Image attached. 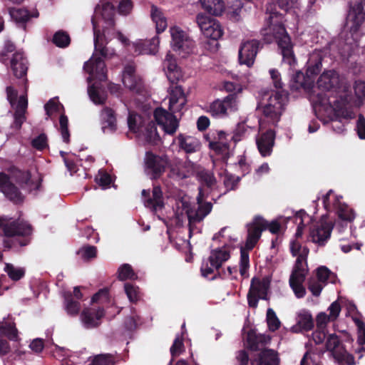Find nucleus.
I'll return each mask as SVG.
<instances>
[{
  "mask_svg": "<svg viewBox=\"0 0 365 365\" xmlns=\"http://www.w3.org/2000/svg\"><path fill=\"white\" fill-rule=\"evenodd\" d=\"M297 0H278L271 9L269 16L260 34L265 43H277L283 57V61L292 66L295 63L293 51L294 44L287 31L284 14L292 8L295 7Z\"/></svg>",
  "mask_w": 365,
  "mask_h": 365,
  "instance_id": "nucleus-1",
  "label": "nucleus"
},
{
  "mask_svg": "<svg viewBox=\"0 0 365 365\" xmlns=\"http://www.w3.org/2000/svg\"><path fill=\"white\" fill-rule=\"evenodd\" d=\"M341 196H335L332 190H329L322 198L324 209L327 212H334L338 218L346 223L355 219V212L348 205L341 201Z\"/></svg>",
  "mask_w": 365,
  "mask_h": 365,
  "instance_id": "nucleus-2",
  "label": "nucleus"
},
{
  "mask_svg": "<svg viewBox=\"0 0 365 365\" xmlns=\"http://www.w3.org/2000/svg\"><path fill=\"white\" fill-rule=\"evenodd\" d=\"M115 55L114 51L107 48H101L98 51H94L91 58L85 62L83 68L91 75L96 74L101 80L107 78V68L105 60L111 58Z\"/></svg>",
  "mask_w": 365,
  "mask_h": 365,
  "instance_id": "nucleus-3",
  "label": "nucleus"
},
{
  "mask_svg": "<svg viewBox=\"0 0 365 365\" xmlns=\"http://www.w3.org/2000/svg\"><path fill=\"white\" fill-rule=\"evenodd\" d=\"M198 195L196 197L197 203V208L190 207L187 202H182V206L186 209L185 212L190 225L202 221L203 219L210 213L212 209V204L211 202H203L205 195L201 186L198 187Z\"/></svg>",
  "mask_w": 365,
  "mask_h": 365,
  "instance_id": "nucleus-4",
  "label": "nucleus"
},
{
  "mask_svg": "<svg viewBox=\"0 0 365 365\" xmlns=\"http://www.w3.org/2000/svg\"><path fill=\"white\" fill-rule=\"evenodd\" d=\"M171 47L173 50L182 57L192 53L195 48V41L180 27L174 26L170 29Z\"/></svg>",
  "mask_w": 365,
  "mask_h": 365,
  "instance_id": "nucleus-5",
  "label": "nucleus"
},
{
  "mask_svg": "<svg viewBox=\"0 0 365 365\" xmlns=\"http://www.w3.org/2000/svg\"><path fill=\"white\" fill-rule=\"evenodd\" d=\"M123 83L130 91L138 95H143L145 92V84L142 78L136 74L135 66L127 64L123 71Z\"/></svg>",
  "mask_w": 365,
  "mask_h": 365,
  "instance_id": "nucleus-6",
  "label": "nucleus"
},
{
  "mask_svg": "<svg viewBox=\"0 0 365 365\" xmlns=\"http://www.w3.org/2000/svg\"><path fill=\"white\" fill-rule=\"evenodd\" d=\"M263 46L260 41L257 39L248 40L243 42L239 49L238 59L240 64L251 67L255 60L256 56Z\"/></svg>",
  "mask_w": 365,
  "mask_h": 365,
  "instance_id": "nucleus-7",
  "label": "nucleus"
},
{
  "mask_svg": "<svg viewBox=\"0 0 365 365\" xmlns=\"http://www.w3.org/2000/svg\"><path fill=\"white\" fill-rule=\"evenodd\" d=\"M167 161L162 157L155 155L151 151L145 153V172L150 180H158L165 172Z\"/></svg>",
  "mask_w": 365,
  "mask_h": 365,
  "instance_id": "nucleus-8",
  "label": "nucleus"
},
{
  "mask_svg": "<svg viewBox=\"0 0 365 365\" xmlns=\"http://www.w3.org/2000/svg\"><path fill=\"white\" fill-rule=\"evenodd\" d=\"M333 228L332 222L322 221L313 225L309 229L312 241L319 246H324L331 237Z\"/></svg>",
  "mask_w": 365,
  "mask_h": 365,
  "instance_id": "nucleus-9",
  "label": "nucleus"
},
{
  "mask_svg": "<svg viewBox=\"0 0 365 365\" xmlns=\"http://www.w3.org/2000/svg\"><path fill=\"white\" fill-rule=\"evenodd\" d=\"M175 113L167 111L162 108H157L154 111V118L157 123L162 125L164 131L173 135L178 128V120L174 115Z\"/></svg>",
  "mask_w": 365,
  "mask_h": 365,
  "instance_id": "nucleus-10",
  "label": "nucleus"
},
{
  "mask_svg": "<svg viewBox=\"0 0 365 365\" xmlns=\"http://www.w3.org/2000/svg\"><path fill=\"white\" fill-rule=\"evenodd\" d=\"M262 217L255 215L252 222L248 223L247 236L245 242V247L247 250H252L261 237L262 232L265 230V225L262 224Z\"/></svg>",
  "mask_w": 365,
  "mask_h": 365,
  "instance_id": "nucleus-11",
  "label": "nucleus"
},
{
  "mask_svg": "<svg viewBox=\"0 0 365 365\" xmlns=\"http://www.w3.org/2000/svg\"><path fill=\"white\" fill-rule=\"evenodd\" d=\"M7 339L16 341L18 330L16 324L12 322H0V355L4 356L10 351V345Z\"/></svg>",
  "mask_w": 365,
  "mask_h": 365,
  "instance_id": "nucleus-12",
  "label": "nucleus"
},
{
  "mask_svg": "<svg viewBox=\"0 0 365 365\" xmlns=\"http://www.w3.org/2000/svg\"><path fill=\"white\" fill-rule=\"evenodd\" d=\"M195 172V165L190 161L176 160L170 165L168 177L176 181L190 178Z\"/></svg>",
  "mask_w": 365,
  "mask_h": 365,
  "instance_id": "nucleus-13",
  "label": "nucleus"
},
{
  "mask_svg": "<svg viewBox=\"0 0 365 365\" xmlns=\"http://www.w3.org/2000/svg\"><path fill=\"white\" fill-rule=\"evenodd\" d=\"M270 341L271 337L269 335L257 333L256 330L250 329L246 334L244 344L248 351L259 352L260 350L267 349L266 346Z\"/></svg>",
  "mask_w": 365,
  "mask_h": 365,
  "instance_id": "nucleus-14",
  "label": "nucleus"
},
{
  "mask_svg": "<svg viewBox=\"0 0 365 365\" xmlns=\"http://www.w3.org/2000/svg\"><path fill=\"white\" fill-rule=\"evenodd\" d=\"M365 19V0H357L352 5L347 15V21L351 22V31L356 33Z\"/></svg>",
  "mask_w": 365,
  "mask_h": 365,
  "instance_id": "nucleus-15",
  "label": "nucleus"
},
{
  "mask_svg": "<svg viewBox=\"0 0 365 365\" xmlns=\"http://www.w3.org/2000/svg\"><path fill=\"white\" fill-rule=\"evenodd\" d=\"M236 98V94L230 93L222 100L217 99L210 103L207 112L212 117L223 118L227 115V109L233 106Z\"/></svg>",
  "mask_w": 365,
  "mask_h": 365,
  "instance_id": "nucleus-16",
  "label": "nucleus"
},
{
  "mask_svg": "<svg viewBox=\"0 0 365 365\" xmlns=\"http://www.w3.org/2000/svg\"><path fill=\"white\" fill-rule=\"evenodd\" d=\"M0 227H2L4 235L8 237L28 236L32 232L31 225L20 220H14L4 225L0 218Z\"/></svg>",
  "mask_w": 365,
  "mask_h": 365,
  "instance_id": "nucleus-17",
  "label": "nucleus"
},
{
  "mask_svg": "<svg viewBox=\"0 0 365 365\" xmlns=\"http://www.w3.org/2000/svg\"><path fill=\"white\" fill-rule=\"evenodd\" d=\"M169 110L181 113L187 103V97L181 86H170L169 88Z\"/></svg>",
  "mask_w": 365,
  "mask_h": 365,
  "instance_id": "nucleus-18",
  "label": "nucleus"
},
{
  "mask_svg": "<svg viewBox=\"0 0 365 365\" xmlns=\"http://www.w3.org/2000/svg\"><path fill=\"white\" fill-rule=\"evenodd\" d=\"M142 196L145 206L153 212H156L164 207L163 191L159 185L153 187L152 196L150 190H143Z\"/></svg>",
  "mask_w": 365,
  "mask_h": 365,
  "instance_id": "nucleus-19",
  "label": "nucleus"
},
{
  "mask_svg": "<svg viewBox=\"0 0 365 365\" xmlns=\"http://www.w3.org/2000/svg\"><path fill=\"white\" fill-rule=\"evenodd\" d=\"M250 365H280L279 354L272 349H265L254 354Z\"/></svg>",
  "mask_w": 365,
  "mask_h": 365,
  "instance_id": "nucleus-20",
  "label": "nucleus"
},
{
  "mask_svg": "<svg viewBox=\"0 0 365 365\" xmlns=\"http://www.w3.org/2000/svg\"><path fill=\"white\" fill-rule=\"evenodd\" d=\"M262 131V130H260ZM275 132L272 128L267 129L266 131L262 132L256 140V143L259 153L263 157L269 156L272 152L274 145Z\"/></svg>",
  "mask_w": 365,
  "mask_h": 365,
  "instance_id": "nucleus-21",
  "label": "nucleus"
},
{
  "mask_svg": "<svg viewBox=\"0 0 365 365\" xmlns=\"http://www.w3.org/2000/svg\"><path fill=\"white\" fill-rule=\"evenodd\" d=\"M105 316V310L102 307L98 309L86 308L81 314L84 326L88 328H95L100 325L101 319Z\"/></svg>",
  "mask_w": 365,
  "mask_h": 365,
  "instance_id": "nucleus-22",
  "label": "nucleus"
},
{
  "mask_svg": "<svg viewBox=\"0 0 365 365\" xmlns=\"http://www.w3.org/2000/svg\"><path fill=\"white\" fill-rule=\"evenodd\" d=\"M339 74L334 70L323 72L317 81L318 88L322 91H329L339 88Z\"/></svg>",
  "mask_w": 365,
  "mask_h": 365,
  "instance_id": "nucleus-23",
  "label": "nucleus"
},
{
  "mask_svg": "<svg viewBox=\"0 0 365 365\" xmlns=\"http://www.w3.org/2000/svg\"><path fill=\"white\" fill-rule=\"evenodd\" d=\"M284 109V107L279 108L277 110V108H272L270 104L262 106L263 118L259 120V129L265 128L267 123L272 125H276L280 120Z\"/></svg>",
  "mask_w": 365,
  "mask_h": 365,
  "instance_id": "nucleus-24",
  "label": "nucleus"
},
{
  "mask_svg": "<svg viewBox=\"0 0 365 365\" xmlns=\"http://www.w3.org/2000/svg\"><path fill=\"white\" fill-rule=\"evenodd\" d=\"M101 10V15L104 21L105 26H103V31L107 33L109 29H113L115 26V6L110 2L102 4L101 7L99 4L96 6L95 11L97 13Z\"/></svg>",
  "mask_w": 365,
  "mask_h": 365,
  "instance_id": "nucleus-25",
  "label": "nucleus"
},
{
  "mask_svg": "<svg viewBox=\"0 0 365 365\" xmlns=\"http://www.w3.org/2000/svg\"><path fill=\"white\" fill-rule=\"evenodd\" d=\"M28 61L21 51L14 53L11 60V67L16 78H21L26 76L28 70Z\"/></svg>",
  "mask_w": 365,
  "mask_h": 365,
  "instance_id": "nucleus-26",
  "label": "nucleus"
},
{
  "mask_svg": "<svg viewBox=\"0 0 365 365\" xmlns=\"http://www.w3.org/2000/svg\"><path fill=\"white\" fill-rule=\"evenodd\" d=\"M180 149L187 154L193 153L200 149L201 143L200 140L191 135L179 134L176 138Z\"/></svg>",
  "mask_w": 365,
  "mask_h": 365,
  "instance_id": "nucleus-27",
  "label": "nucleus"
},
{
  "mask_svg": "<svg viewBox=\"0 0 365 365\" xmlns=\"http://www.w3.org/2000/svg\"><path fill=\"white\" fill-rule=\"evenodd\" d=\"M314 80L311 79L307 73L304 74L302 71H297L292 76L290 83V88L292 91L304 89L309 91L313 88Z\"/></svg>",
  "mask_w": 365,
  "mask_h": 365,
  "instance_id": "nucleus-28",
  "label": "nucleus"
},
{
  "mask_svg": "<svg viewBox=\"0 0 365 365\" xmlns=\"http://www.w3.org/2000/svg\"><path fill=\"white\" fill-rule=\"evenodd\" d=\"M314 327V322L312 314L309 311L303 309L297 315V324L292 327V331L297 332L298 331H308L312 330Z\"/></svg>",
  "mask_w": 365,
  "mask_h": 365,
  "instance_id": "nucleus-29",
  "label": "nucleus"
},
{
  "mask_svg": "<svg viewBox=\"0 0 365 365\" xmlns=\"http://www.w3.org/2000/svg\"><path fill=\"white\" fill-rule=\"evenodd\" d=\"M230 257V251L225 247H222L211 250L208 262L216 270H219L222 264L227 261Z\"/></svg>",
  "mask_w": 365,
  "mask_h": 365,
  "instance_id": "nucleus-30",
  "label": "nucleus"
},
{
  "mask_svg": "<svg viewBox=\"0 0 365 365\" xmlns=\"http://www.w3.org/2000/svg\"><path fill=\"white\" fill-rule=\"evenodd\" d=\"M101 117L102 120V130L103 133H106L108 131L113 133L116 130V118L115 111L112 108L105 107L101 110Z\"/></svg>",
  "mask_w": 365,
  "mask_h": 365,
  "instance_id": "nucleus-31",
  "label": "nucleus"
},
{
  "mask_svg": "<svg viewBox=\"0 0 365 365\" xmlns=\"http://www.w3.org/2000/svg\"><path fill=\"white\" fill-rule=\"evenodd\" d=\"M0 191L15 204H20L24 201V195L16 184H0Z\"/></svg>",
  "mask_w": 365,
  "mask_h": 365,
  "instance_id": "nucleus-32",
  "label": "nucleus"
},
{
  "mask_svg": "<svg viewBox=\"0 0 365 365\" xmlns=\"http://www.w3.org/2000/svg\"><path fill=\"white\" fill-rule=\"evenodd\" d=\"M9 14L11 19L18 24H21L24 28H26L25 24L31 18V17H38V12L36 11L34 14H31L27 9H16V8H10L9 9Z\"/></svg>",
  "mask_w": 365,
  "mask_h": 365,
  "instance_id": "nucleus-33",
  "label": "nucleus"
},
{
  "mask_svg": "<svg viewBox=\"0 0 365 365\" xmlns=\"http://www.w3.org/2000/svg\"><path fill=\"white\" fill-rule=\"evenodd\" d=\"M322 57L319 53H313L310 56L307 63V75L314 80L322 71Z\"/></svg>",
  "mask_w": 365,
  "mask_h": 365,
  "instance_id": "nucleus-34",
  "label": "nucleus"
},
{
  "mask_svg": "<svg viewBox=\"0 0 365 365\" xmlns=\"http://www.w3.org/2000/svg\"><path fill=\"white\" fill-rule=\"evenodd\" d=\"M200 2L205 11L212 16L222 15L225 9L223 0H200Z\"/></svg>",
  "mask_w": 365,
  "mask_h": 365,
  "instance_id": "nucleus-35",
  "label": "nucleus"
},
{
  "mask_svg": "<svg viewBox=\"0 0 365 365\" xmlns=\"http://www.w3.org/2000/svg\"><path fill=\"white\" fill-rule=\"evenodd\" d=\"M309 248L304 246V249L302 251V254L299 255V256L297 257L295 264L294 266L291 275L299 276L300 274H302L306 277L307 270L306 269L305 267H307V257L309 255Z\"/></svg>",
  "mask_w": 365,
  "mask_h": 365,
  "instance_id": "nucleus-36",
  "label": "nucleus"
},
{
  "mask_svg": "<svg viewBox=\"0 0 365 365\" xmlns=\"http://www.w3.org/2000/svg\"><path fill=\"white\" fill-rule=\"evenodd\" d=\"M306 277L300 274L299 276L290 275L289 286L293 290L297 298H303L306 294L305 287L303 286Z\"/></svg>",
  "mask_w": 365,
  "mask_h": 365,
  "instance_id": "nucleus-37",
  "label": "nucleus"
},
{
  "mask_svg": "<svg viewBox=\"0 0 365 365\" xmlns=\"http://www.w3.org/2000/svg\"><path fill=\"white\" fill-rule=\"evenodd\" d=\"M150 16L153 21L155 24L157 34L163 32L167 28V20L163 12L155 5H152Z\"/></svg>",
  "mask_w": 365,
  "mask_h": 365,
  "instance_id": "nucleus-38",
  "label": "nucleus"
},
{
  "mask_svg": "<svg viewBox=\"0 0 365 365\" xmlns=\"http://www.w3.org/2000/svg\"><path fill=\"white\" fill-rule=\"evenodd\" d=\"M287 100V93L284 90L272 91L265 104H270L273 108L284 107L285 102Z\"/></svg>",
  "mask_w": 365,
  "mask_h": 365,
  "instance_id": "nucleus-39",
  "label": "nucleus"
},
{
  "mask_svg": "<svg viewBox=\"0 0 365 365\" xmlns=\"http://www.w3.org/2000/svg\"><path fill=\"white\" fill-rule=\"evenodd\" d=\"M326 349L331 353L334 358L338 352L341 351L344 346L341 344L339 337L336 334H330L325 341Z\"/></svg>",
  "mask_w": 365,
  "mask_h": 365,
  "instance_id": "nucleus-40",
  "label": "nucleus"
},
{
  "mask_svg": "<svg viewBox=\"0 0 365 365\" xmlns=\"http://www.w3.org/2000/svg\"><path fill=\"white\" fill-rule=\"evenodd\" d=\"M91 23L93 31V43H94V51H98L101 48H107L106 44L103 42V38H105L106 34L103 31L102 32L98 29V23L96 21L95 16H92Z\"/></svg>",
  "mask_w": 365,
  "mask_h": 365,
  "instance_id": "nucleus-41",
  "label": "nucleus"
},
{
  "mask_svg": "<svg viewBox=\"0 0 365 365\" xmlns=\"http://www.w3.org/2000/svg\"><path fill=\"white\" fill-rule=\"evenodd\" d=\"M269 288V282L267 279H263L262 280L257 278H252L250 291L254 292L257 294H267V291Z\"/></svg>",
  "mask_w": 365,
  "mask_h": 365,
  "instance_id": "nucleus-42",
  "label": "nucleus"
},
{
  "mask_svg": "<svg viewBox=\"0 0 365 365\" xmlns=\"http://www.w3.org/2000/svg\"><path fill=\"white\" fill-rule=\"evenodd\" d=\"M64 299L67 313L72 316L77 315L81 309L80 302L78 300L73 299V295L70 292L64 294Z\"/></svg>",
  "mask_w": 365,
  "mask_h": 365,
  "instance_id": "nucleus-43",
  "label": "nucleus"
},
{
  "mask_svg": "<svg viewBox=\"0 0 365 365\" xmlns=\"http://www.w3.org/2000/svg\"><path fill=\"white\" fill-rule=\"evenodd\" d=\"M10 178L16 180V182H29L31 175L29 172L21 170L15 166L9 169Z\"/></svg>",
  "mask_w": 365,
  "mask_h": 365,
  "instance_id": "nucleus-44",
  "label": "nucleus"
},
{
  "mask_svg": "<svg viewBox=\"0 0 365 365\" xmlns=\"http://www.w3.org/2000/svg\"><path fill=\"white\" fill-rule=\"evenodd\" d=\"M58 130L61 135L63 141L66 143H69L71 135L68 130V119L65 114L60 115Z\"/></svg>",
  "mask_w": 365,
  "mask_h": 365,
  "instance_id": "nucleus-45",
  "label": "nucleus"
},
{
  "mask_svg": "<svg viewBox=\"0 0 365 365\" xmlns=\"http://www.w3.org/2000/svg\"><path fill=\"white\" fill-rule=\"evenodd\" d=\"M119 280L124 281L126 279H135L137 274L134 272L131 265L129 264H123L118 269Z\"/></svg>",
  "mask_w": 365,
  "mask_h": 365,
  "instance_id": "nucleus-46",
  "label": "nucleus"
},
{
  "mask_svg": "<svg viewBox=\"0 0 365 365\" xmlns=\"http://www.w3.org/2000/svg\"><path fill=\"white\" fill-rule=\"evenodd\" d=\"M215 19L202 14H199L196 16V22L202 34L205 35L210 28L215 25Z\"/></svg>",
  "mask_w": 365,
  "mask_h": 365,
  "instance_id": "nucleus-47",
  "label": "nucleus"
},
{
  "mask_svg": "<svg viewBox=\"0 0 365 365\" xmlns=\"http://www.w3.org/2000/svg\"><path fill=\"white\" fill-rule=\"evenodd\" d=\"M53 43L58 47L66 48L71 43L69 35L63 31H58L53 36Z\"/></svg>",
  "mask_w": 365,
  "mask_h": 365,
  "instance_id": "nucleus-48",
  "label": "nucleus"
},
{
  "mask_svg": "<svg viewBox=\"0 0 365 365\" xmlns=\"http://www.w3.org/2000/svg\"><path fill=\"white\" fill-rule=\"evenodd\" d=\"M91 365H115V356L111 354H101L93 356Z\"/></svg>",
  "mask_w": 365,
  "mask_h": 365,
  "instance_id": "nucleus-49",
  "label": "nucleus"
},
{
  "mask_svg": "<svg viewBox=\"0 0 365 365\" xmlns=\"http://www.w3.org/2000/svg\"><path fill=\"white\" fill-rule=\"evenodd\" d=\"M266 320L268 328L270 331H275L279 329L281 322L278 319L275 312L272 308H269L267 310Z\"/></svg>",
  "mask_w": 365,
  "mask_h": 365,
  "instance_id": "nucleus-50",
  "label": "nucleus"
},
{
  "mask_svg": "<svg viewBox=\"0 0 365 365\" xmlns=\"http://www.w3.org/2000/svg\"><path fill=\"white\" fill-rule=\"evenodd\" d=\"M125 294L130 302L133 303L137 302L140 299L139 288L131 283H125L124 285Z\"/></svg>",
  "mask_w": 365,
  "mask_h": 365,
  "instance_id": "nucleus-51",
  "label": "nucleus"
},
{
  "mask_svg": "<svg viewBox=\"0 0 365 365\" xmlns=\"http://www.w3.org/2000/svg\"><path fill=\"white\" fill-rule=\"evenodd\" d=\"M5 271L9 275V278L13 281H19L25 274V271L23 268H15L11 264H6Z\"/></svg>",
  "mask_w": 365,
  "mask_h": 365,
  "instance_id": "nucleus-52",
  "label": "nucleus"
},
{
  "mask_svg": "<svg viewBox=\"0 0 365 365\" xmlns=\"http://www.w3.org/2000/svg\"><path fill=\"white\" fill-rule=\"evenodd\" d=\"M250 267V257L249 252L245 249L240 250V273L242 277H245Z\"/></svg>",
  "mask_w": 365,
  "mask_h": 365,
  "instance_id": "nucleus-53",
  "label": "nucleus"
},
{
  "mask_svg": "<svg viewBox=\"0 0 365 365\" xmlns=\"http://www.w3.org/2000/svg\"><path fill=\"white\" fill-rule=\"evenodd\" d=\"M88 92L90 98L95 104L101 105L105 103L106 100V96L104 95H101L94 85L88 87Z\"/></svg>",
  "mask_w": 365,
  "mask_h": 365,
  "instance_id": "nucleus-54",
  "label": "nucleus"
},
{
  "mask_svg": "<svg viewBox=\"0 0 365 365\" xmlns=\"http://www.w3.org/2000/svg\"><path fill=\"white\" fill-rule=\"evenodd\" d=\"M31 144L34 148L38 150H43L48 146L47 135L43 133L39 134L31 140Z\"/></svg>",
  "mask_w": 365,
  "mask_h": 365,
  "instance_id": "nucleus-55",
  "label": "nucleus"
},
{
  "mask_svg": "<svg viewBox=\"0 0 365 365\" xmlns=\"http://www.w3.org/2000/svg\"><path fill=\"white\" fill-rule=\"evenodd\" d=\"M341 350L336 354L334 359L339 363L344 362L346 365H354L356 363L354 356L349 354L345 348Z\"/></svg>",
  "mask_w": 365,
  "mask_h": 365,
  "instance_id": "nucleus-56",
  "label": "nucleus"
},
{
  "mask_svg": "<svg viewBox=\"0 0 365 365\" xmlns=\"http://www.w3.org/2000/svg\"><path fill=\"white\" fill-rule=\"evenodd\" d=\"M222 34L223 31L220 24L215 21V25H212V26L207 31H205V34L204 36L213 40H217L222 36Z\"/></svg>",
  "mask_w": 365,
  "mask_h": 365,
  "instance_id": "nucleus-57",
  "label": "nucleus"
},
{
  "mask_svg": "<svg viewBox=\"0 0 365 365\" xmlns=\"http://www.w3.org/2000/svg\"><path fill=\"white\" fill-rule=\"evenodd\" d=\"M200 182H212V175L203 168H198L195 166L194 175Z\"/></svg>",
  "mask_w": 365,
  "mask_h": 365,
  "instance_id": "nucleus-58",
  "label": "nucleus"
},
{
  "mask_svg": "<svg viewBox=\"0 0 365 365\" xmlns=\"http://www.w3.org/2000/svg\"><path fill=\"white\" fill-rule=\"evenodd\" d=\"M324 285L314 278L308 280V289L314 297H319L323 289Z\"/></svg>",
  "mask_w": 365,
  "mask_h": 365,
  "instance_id": "nucleus-59",
  "label": "nucleus"
},
{
  "mask_svg": "<svg viewBox=\"0 0 365 365\" xmlns=\"http://www.w3.org/2000/svg\"><path fill=\"white\" fill-rule=\"evenodd\" d=\"M334 113L337 118H342L346 120L352 119L355 115L354 113L351 110L348 109L345 106H336V108H334Z\"/></svg>",
  "mask_w": 365,
  "mask_h": 365,
  "instance_id": "nucleus-60",
  "label": "nucleus"
},
{
  "mask_svg": "<svg viewBox=\"0 0 365 365\" xmlns=\"http://www.w3.org/2000/svg\"><path fill=\"white\" fill-rule=\"evenodd\" d=\"M331 273V271L327 267L321 266L316 270L317 280L322 284H325Z\"/></svg>",
  "mask_w": 365,
  "mask_h": 365,
  "instance_id": "nucleus-61",
  "label": "nucleus"
},
{
  "mask_svg": "<svg viewBox=\"0 0 365 365\" xmlns=\"http://www.w3.org/2000/svg\"><path fill=\"white\" fill-rule=\"evenodd\" d=\"M355 323L358 328L357 343L359 346H364L365 344V323L359 319H356Z\"/></svg>",
  "mask_w": 365,
  "mask_h": 365,
  "instance_id": "nucleus-62",
  "label": "nucleus"
},
{
  "mask_svg": "<svg viewBox=\"0 0 365 365\" xmlns=\"http://www.w3.org/2000/svg\"><path fill=\"white\" fill-rule=\"evenodd\" d=\"M235 359L238 365H249L250 360L249 354L247 350L241 349L235 353Z\"/></svg>",
  "mask_w": 365,
  "mask_h": 365,
  "instance_id": "nucleus-63",
  "label": "nucleus"
},
{
  "mask_svg": "<svg viewBox=\"0 0 365 365\" xmlns=\"http://www.w3.org/2000/svg\"><path fill=\"white\" fill-rule=\"evenodd\" d=\"M356 130L360 139L365 140V117L359 114L356 125Z\"/></svg>",
  "mask_w": 365,
  "mask_h": 365,
  "instance_id": "nucleus-64",
  "label": "nucleus"
}]
</instances>
